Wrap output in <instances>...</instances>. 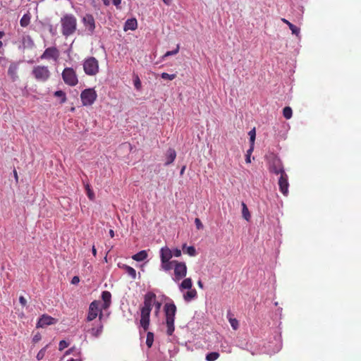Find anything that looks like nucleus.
I'll list each match as a JSON object with an SVG mask.
<instances>
[{"label": "nucleus", "instance_id": "obj_1", "mask_svg": "<svg viewBox=\"0 0 361 361\" xmlns=\"http://www.w3.org/2000/svg\"><path fill=\"white\" fill-rule=\"evenodd\" d=\"M61 32L65 37L73 35L77 30V18L73 14H65L61 18Z\"/></svg>", "mask_w": 361, "mask_h": 361}, {"label": "nucleus", "instance_id": "obj_2", "mask_svg": "<svg viewBox=\"0 0 361 361\" xmlns=\"http://www.w3.org/2000/svg\"><path fill=\"white\" fill-rule=\"evenodd\" d=\"M164 312L166 317V325L167 327L166 333L169 336H171L175 330L174 321L176 313V306L174 303L165 304Z\"/></svg>", "mask_w": 361, "mask_h": 361}, {"label": "nucleus", "instance_id": "obj_3", "mask_svg": "<svg viewBox=\"0 0 361 361\" xmlns=\"http://www.w3.org/2000/svg\"><path fill=\"white\" fill-rule=\"evenodd\" d=\"M32 75L37 81L44 82L49 79L51 73L47 66L38 65L33 67Z\"/></svg>", "mask_w": 361, "mask_h": 361}, {"label": "nucleus", "instance_id": "obj_4", "mask_svg": "<svg viewBox=\"0 0 361 361\" xmlns=\"http://www.w3.org/2000/svg\"><path fill=\"white\" fill-rule=\"evenodd\" d=\"M65 84L74 87L78 83V78L75 70L72 68H65L61 73Z\"/></svg>", "mask_w": 361, "mask_h": 361}, {"label": "nucleus", "instance_id": "obj_5", "mask_svg": "<svg viewBox=\"0 0 361 361\" xmlns=\"http://www.w3.org/2000/svg\"><path fill=\"white\" fill-rule=\"evenodd\" d=\"M83 69L88 75H95L99 72V62L93 56L89 57L83 63Z\"/></svg>", "mask_w": 361, "mask_h": 361}, {"label": "nucleus", "instance_id": "obj_6", "mask_svg": "<svg viewBox=\"0 0 361 361\" xmlns=\"http://www.w3.org/2000/svg\"><path fill=\"white\" fill-rule=\"evenodd\" d=\"M100 301L94 300L89 306L87 321L91 322L99 316V320L101 321L103 317L102 310L99 307Z\"/></svg>", "mask_w": 361, "mask_h": 361}, {"label": "nucleus", "instance_id": "obj_7", "mask_svg": "<svg viewBox=\"0 0 361 361\" xmlns=\"http://www.w3.org/2000/svg\"><path fill=\"white\" fill-rule=\"evenodd\" d=\"M174 277L173 280L175 282H178L185 277L187 274V266L183 262H178L173 260Z\"/></svg>", "mask_w": 361, "mask_h": 361}, {"label": "nucleus", "instance_id": "obj_8", "mask_svg": "<svg viewBox=\"0 0 361 361\" xmlns=\"http://www.w3.org/2000/svg\"><path fill=\"white\" fill-rule=\"evenodd\" d=\"M97 94L93 88H87L82 91L80 99L84 106L92 105L97 99Z\"/></svg>", "mask_w": 361, "mask_h": 361}, {"label": "nucleus", "instance_id": "obj_9", "mask_svg": "<svg viewBox=\"0 0 361 361\" xmlns=\"http://www.w3.org/2000/svg\"><path fill=\"white\" fill-rule=\"evenodd\" d=\"M60 56V51L56 47H50L47 48L43 54L40 56L42 60L52 59L57 61Z\"/></svg>", "mask_w": 361, "mask_h": 361}, {"label": "nucleus", "instance_id": "obj_10", "mask_svg": "<svg viewBox=\"0 0 361 361\" xmlns=\"http://www.w3.org/2000/svg\"><path fill=\"white\" fill-rule=\"evenodd\" d=\"M269 170L271 173L280 176L286 173L282 161L276 157L269 162Z\"/></svg>", "mask_w": 361, "mask_h": 361}, {"label": "nucleus", "instance_id": "obj_11", "mask_svg": "<svg viewBox=\"0 0 361 361\" xmlns=\"http://www.w3.org/2000/svg\"><path fill=\"white\" fill-rule=\"evenodd\" d=\"M82 22L90 35L94 32L96 28L95 20L92 14L86 13L82 18Z\"/></svg>", "mask_w": 361, "mask_h": 361}, {"label": "nucleus", "instance_id": "obj_12", "mask_svg": "<svg viewBox=\"0 0 361 361\" xmlns=\"http://www.w3.org/2000/svg\"><path fill=\"white\" fill-rule=\"evenodd\" d=\"M279 187L280 192L284 195L288 196V188H289V183H288V176L286 173H282L280 176V178L279 179Z\"/></svg>", "mask_w": 361, "mask_h": 361}, {"label": "nucleus", "instance_id": "obj_13", "mask_svg": "<svg viewBox=\"0 0 361 361\" xmlns=\"http://www.w3.org/2000/svg\"><path fill=\"white\" fill-rule=\"evenodd\" d=\"M57 321V319H55L48 314H42L38 320L37 328H44L49 325L55 324Z\"/></svg>", "mask_w": 361, "mask_h": 361}, {"label": "nucleus", "instance_id": "obj_14", "mask_svg": "<svg viewBox=\"0 0 361 361\" xmlns=\"http://www.w3.org/2000/svg\"><path fill=\"white\" fill-rule=\"evenodd\" d=\"M19 62H13L10 64L8 69V75L12 81H16L18 78V71L19 69Z\"/></svg>", "mask_w": 361, "mask_h": 361}, {"label": "nucleus", "instance_id": "obj_15", "mask_svg": "<svg viewBox=\"0 0 361 361\" xmlns=\"http://www.w3.org/2000/svg\"><path fill=\"white\" fill-rule=\"evenodd\" d=\"M157 298L156 294L153 292H147L144 296V307H147V309L152 308V305Z\"/></svg>", "mask_w": 361, "mask_h": 361}, {"label": "nucleus", "instance_id": "obj_16", "mask_svg": "<svg viewBox=\"0 0 361 361\" xmlns=\"http://www.w3.org/2000/svg\"><path fill=\"white\" fill-rule=\"evenodd\" d=\"M173 257L172 250L167 246L163 247L160 250V259L161 261L171 260Z\"/></svg>", "mask_w": 361, "mask_h": 361}, {"label": "nucleus", "instance_id": "obj_17", "mask_svg": "<svg viewBox=\"0 0 361 361\" xmlns=\"http://www.w3.org/2000/svg\"><path fill=\"white\" fill-rule=\"evenodd\" d=\"M22 44H23V49H32L35 47L33 39L28 35L23 36Z\"/></svg>", "mask_w": 361, "mask_h": 361}, {"label": "nucleus", "instance_id": "obj_18", "mask_svg": "<svg viewBox=\"0 0 361 361\" xmlns=\"http://www.w3.org/2000/svg\"><path fill=\"white\" fill-rule=\"evenodd\" d=\"M102 299L104 301L102 309L106 310L109 307L111 303V294L109 291L105 290L102 293Z\"/></svg>", "mask_w": 361, "mask_h": 361}, {"label": "nucleus", "instance_id": "obj_19", "mask_svg": "<svg viewBox=\"0 0 361 361\" xmlns=\"http://www.w3.org/2000/svg\"><path fill=\"white\" fill-rule=\"evenodd\" d=\"M103 331V324L101 321H99L97 326L92 327L88 330L90 334L94 337H98Z\"/></svg>", "mask_w": 361, "mask_h": 361}, {"label": "nucleus", "instance_id": "obj_20", "mask_svg": "<svg viewBox=\"0 0 361 361\" xmlns=\"http://www.w3.org/2000/svg\"><path fill=\"white\" fill-rule=\"evenodd\" d=\"M176 157V153L175 149L169 148L166 154V163L165 165H169L172 164Z\"/></svg>", "mask_w": 361, "mask_h": 361}, {"label": "nucleus", "instance_id": "obj_21", "mask_svg": "<svg viewBox=\"0 0 361 361\" xmlns=\"http://www.w3.org/2000/svg\"><path fill=\"white\" fill-rule=\"evenodd\" d=\"M137 27V22L135 18H131L126 20L124 25V30H135Z\"/></svg>", "mask_w": 361, "mask_h": 361}, {"label": "nucleus", "instance_id": "obj_22", "mask_svg": "<svg viewBox=\"0 0 361 361\" xmlns=\"http://www.w3.org/2000/svg\"><path fill=\"white\" fill-rule=\"evenodd\" d=\"M281 21L286 23L292 32L293 35H295L297 37L300 35V28L294 25L293 23L289 22L286 18H281Z\"/></svg>", "mask_w": 361, "mask_h": 361}, {"label": "nucleus", "instance_id": "obj_23", "mask_svg": "<svg viewBox=\"0 0 361 361\" xmlns=\"http://www.w3.org/2000/svg\"><path fill=\"white\" fill-rule=\"evenodd\" d=\"M192 279L190 278H186L183 280V281L181 282V283L179 286V288L181 290H184V289L189 290V289L192 288Z\"/></svg>", "mask_w": 361, "mask_h": 361}, {"label": "nucleus", "instance_id": "obj_24", "mask_svg": "<svg viewBox=\"0 0 361 361\" xmlns=\"http://www.w3.org/2000/svg\"><path fill=\"white\" fill-rule=\"evenodd\" d=\"M197 296V291L195 289H189L184 295L183 298L185 301H190L195 298Z\"/></svg>", "mask_w": 361, "mask_h": 361}, {"label": "nucleus", "instance_id": "obj_25", "mask_svg": "<svg viewBox=\"0 0 361 361\" xmlns=\"http://www.w3.org/2000/svg\"><path fill=\"white\" fill-rule=\"evenodd\" d=\"M182 249L184 253H186L191 257H194L197 254L194 246H187L186 244H183Z\"/></svg>", "mask_w": 361, "mask_h": 361}, {"label": "nucleus", "instance_id": "obj_26", "mask_svg": "<svg viewBox=\"0 0 361 361\" xmlns=\"http://www.w3.org/2000/svg\"><path fill=\"white\" fill-rule=\"evenodd\" d=\"M147 257V253L145 250H142L134 255L132 258L137 262H141L145 260Z\"/></svg>", "mask_w": 361, "mask_h": 361}, {"label": "nucleus", "instance_id": "obj_27", "mask_svg": "<svg viewBox=\"0 0 361 361\" xmlns=\"http://www.w3.org/2000/svg\"><path fill=\"white\" fill-rule=\"evenodd\" d=\"M161 267L165 271H170L173 267V260L161 261Z\"/></svg>", "mask_w": 361, "mask_h": 361}, {"label": "nucleus", "instance_id": "obj_28", "mask_svg": "<svg viewBox=\"0 0 361 361\" xmlns=\"http://www.w3.org/2000/svg\"><path fill=\"white\" fill-rule=\"evenodd\" d=\"M123 268L124 269L126 273L128 274L133 279L136 278V271L134 268L128 265H123Z\"/></svg>", "mask_w": 361, "mask_h": 361}, {"label": "nucleus", "instance_id": "obj_29", "mask_svg": "<svg viewBox=\"0 0 361 361\" xmlns=\"http://www.w3.org/2000/svg\"><path fill=\"white\" fill-rule=\"evenodd\" d=\"M54 97L61 99V104H63L66 102L67 97L66 93L62 90H57L54 93Z\"/></svg>", "mask_w": 361, "mask_h": 361}, {"label": "nucleus", "instance_id": "obj_30", "mask_svg": "<svg viewBox=\"0 0 361 361\" xmlns=\"http://www.w3.org/2000/svg\"><path fill=\"white\" fill-rule=\"evenodd\" d=\"M30 23V16L28 13L24 14L20 20L22 27H27Z\"/></svg>", "mask_w": 361, "mask_h": 361}, {"label": "nucleus", "instance_id": "obj_31", "mask_svg": "<svg viewBox=\"0 0 361 361\" xmlns=\"http://www.w3.org/2000/svg\"><path fill=\"white\" fill-rule=\"evenodd\" d=\"M242 214L245 219H246L247 221L250 220V214L248 210V208L247 207V205L244 202H242Z\"/></svg>", "mask_w": 361, "mask_h": 361}, {"label": "nucleus", "instance_id": "obj_32", "mask_svg": "<svg viewBox=\"0 0 361 361\" xmlns=\"http://www.w3.org/2000/svg\"><path fill=\"white\" fill-rule=\"evenodd\" d=\"M140 325L145 331H147L149 326V317H141Z\"/></svg>", "mask_w": 361, "mask_h": 361}, {"label": "nucleus", "instance_id": "obj_33", "mask_svg": "<svg viewBox=\"0 0 361 361\" xmlns=\"http://www.w3.org/2000/svg\"><path fill=\"white\" fill-rule=\"evenodd\" d=\"M219 357V353L216 352L209 353L206 355L207 361H214Z\"/></svg>", "mask_w": 361, "mask_h": 361}, {"label": "nucleus", "instance_id": "obj_34", "mask_svg": "<svg viewBox=\"0 0 361 361\" xmlns=\"http://www.w3.org/2000/svg\"><path fill=\"white\" fill-rule=\"evenodd\" d=\"M154 341V334L152 332H148L147 334L146 345L148 348H151Z\"/></svg>", "mask_w": 361, "mask_h": 361}, {"label": "nucleus", "instance_id": "obj_35", "mask_svg": "<svg viewBox=\"0 0 361 361\" xmlns=\"http://www.w3.org/2000/svg\"><path fill=\"white\" fill-rule=\"evenodd\" d=\"M292 109L289 106H286L283 109V115L286 119H290L292 116Z\"/></svg>", "mask_w": 361, "mask_h": 361}, {"label": "nucleus", "instance_id": "obj_36", "mask_svg": "<svg viewBox=\"0 0 361 361\" xmlns=\"http://www.w3.org/2000/svg\"><path fill=\"white\" fill-rule=\"evenodd\" d=\"M228 321H229L231 326H232V328L234 330H237L238 329L239 323H238V321L235 318L228 317Z\"/></svg>", "mask_w": 361, "mask_h": 361}, {"label": "nucleus", "instance_id": "obj_37", "mask_svg": "<svg viewBox=\"0 0 361 361\" xmlns=\"http://www.w3.org/2000/svg\"><path fill=\"white\" fill-rule=\"evenodd\" d=\"M179 49H180V46H179V44H177L176 45V48L174 50L166 51L164 54V55L163 56V59H165V58H166L168 56H173V55H175V54H178V51H179Z\"/></svg>", "mask_w": 361, "mask_h": 361}, {"label": "nucleus", "instance_id": "obj_38", "mask_svg": "<svg viewBox=\"0 0 361 361\" xmlns=\"http://www.w3.org/2000/svg\"><path fill=\"white\" fill-rule=\"evenodd\" d=\"M133 83L136 90H140L141 89L142 83L138 75L134 77Z\"/></svg>", "mask_w": 361, "mask_h": 361}, {"label": "nucleus", "instance_id": "obj_39", "mask_svg": "<svg viewBox=\"0 0 361 361\" xmlns=\"http://www.w3.org/2000/svg\"><path fill=\"white\" fill-rule=\"evenodd\" d=\"M162 79L173 80L176 78V74H169L167 73H162L161 75Z\"/></svg>", "mask_w": 361, "mask_h": 361}, {"label": "nucleus", "instance_id": "obj_40", "mask_svg": "<svg viewBox=\"0 0 361 361\" xmlns=\"http://www.w3.org/2000/svg\"><path fill=\"white\" fill-rule=\"evenodd\" d=\"M248 134L250 135V145L254 146L256 137L255 128L252 129Z\"/></svg>", "mask_w": 361, "mask_h": 361}, {"label": "nucleus", "instance_id": "obj_41", "mask_svg": "<svg viewBox=\"0 0 361 361\" xmlns=\"http://www.w3.org/2000/svg\"><path fill=\"white\" fill-rule=\"evenodd\" d=\"M48 347V345H46L45 347H44L43 348H42L37 353L36 357L38 360H41L44 358V355H45V353H46V350H47V348Z\"/></svg>", "mask_w": 361, "mask_h": 361}, {"label": "nucleus", "instance_id": "obj_42", "mask_svg": "<svg viewBox=\"0 0 361 361\" xmlns=\"http://www.w3.org/2000/svg\"><path fill=\"white\" fill-rule=\"evenodd\" d=\"M151 311V309L142 307L141 308V317H150Z\"/></svg>", "mask_w": 361, "mask_h": 361}, {"label": "nucleus", "instance_id": "obj_43", "mask_svg": "<svg viewBox=\"0 0 361 361\" xmlns=\"http://www.w3.org/2000/svg\"><path fill=\"white\" fill-rule=\"evenodd\" d=\"M253 150H254V146L250 145V149L247 151V154H246V158H245V161L247 163L251 162L250 156H251V154L252 153Z\"/></svg>", "mask_w": 361, "mask_h": 361}, {"label": "nucleus", "instance_id": "obj_44", "mask_svg": "<svg viewBox=\"0 0 361 361\" xmlns=\"http://www.w3.org/2000/svg\"><path fill=\"white\" fill-rule=\"evenodd\" d=\"M86 190H87V195L88 197L92 200L94 197V194L93 191L90 189L89 185H86Z\"/></svg>", "mask_w": 361, "mask_h": 361}, {"label": "nucleus", "instance_id": "obj_45", "mask_svg": "<svg viewBox=\"0 0 361 361\" xmlns=\"http://www.w3.org/2000/svg\"><path fill=\"white\" fill-rule=\"evenodd\" d=\"M68 346V343L63 340L59 342V350H63L64 348H67Z\"/></svg>", "mask_w": 361, "mask_h": 361}, {"label": "nucleus", "instance_id": "obj_46", "mask_svg": "<svg viewBox=\"0 0 361 361\" xmlns=\"http://www.w3.org/2000/svg\"><path fill=\"white\" fill-rule=\"evenodd\" d=\"M195 226H196V227H197V228L198 230H200V229L203 228V224H202V221H200V219L196 218L195 219Z\"/></svg>", "mask_w": 361, "mask_h": 361}, {"label": "nucleus", "instance_id": "obj_47", "mask_svg": "<svg viewBox=\"0 0 361 361\" xmlns=\"http://www.w3.org/2000/svg\"><path fill=\"white\" fill-rule=\"evenodd\" d=\"M42 338L41 334L39 333H37L32 338V342L36 343L39 342Z\"/></svg>", "mask_w": 361, "mask_h": 361}, {"label": "nucleus", "instance_id": "obj_48", "mask_svg": "<svg viewBox=\"0 0 361 361\" xmlns=\"http://www.w3.org/2000/svg\"><path fill=\"white\" fill-rule=\"evenodd\" d=\"M173 256L178 257L181 256V250L178 248H176L173 250H172Z\"/></svg>", "mask_w": 361, "mask_h": 361}, {"label": "nucleus", "instance_id": "obj_49", "mask_svg": "<svg viewBox=\"0 0 361 361\" xmlns=\"http://www.w3.org/2000/svg\"><path fill=\"white\" fill-rule=\"evenodd\" d=\"M154 305H155V307H156V311H155V312H156V314H157V313L159 312V310H160V308H161V302H158V301H157V300H155V301H154Z\"/></svg>", "mask_w": 361, "mask_h": 361}, {"label": "nucleus", "instance_id": "obj_50", "mask_svg": "<svg viewBox=\"0 0 361 361\" xmlns=\"http://www.w3.org/2000/svg\"><path fill=\"white\" fill-rule=\"evenodd\" d=\"M80 282V278L77 276L73 277L71 280V283L73 285H76Z\"/></svg>", "mask_w": 361, "mask_h": 361}, {"label": "nucleus", "instance_id": "obj_51", "mask_svg": "<svg viewBox=\"0 0 361 361\" xmlns=\"http://www.w3.org/2000/svg\"><path fill=\"white\" fill-rule=\"evenodd\" d=\"M19 302L23 306H25L27 304V300L23 296H20Z\"/></svg>", "mask_w": 361, "mask_h": 361}, {"label": "nucleus", "instance_id": "obj_52", "mask_svg": "<svg viewBox=\"0 0 361 361\" xmlns=\"http://www.w3.org/2000/svg\"><path fill=\"white\" fill-rule=\"evenodd\" d=\"M114 5H115L116 7H118L121 2V0H111Z\"/></svg>", "mask_w": 361, "mask_h": 361}, {"label": "nucleus", "instance_id": "obj_53", "mask_svg": "<svg viewBox=\"0 0 361 361\" xmlns=\"http://www.w3.org/2000/svg\"><path fill=\"white\" fill-rule=\"evenodd\" d=\"M13 176L16 179V181L18 182V173L16 169L13 170Z\"/></svg>", "mask_w": 361, "mask_h": 361}, {"label": "nucleus", "instance_id": "obj_54", "mask_svg": "<svg viewBox=\"0 0 361 361\" xmlns=\"http://www.w3.org/2000/svg\"><path fill=\"white\" fill-rule=\"evenodd\" d=\"M103 3L105 6H109L110 4V0H102Z\"/></svg>", "mask_w": 361, "mask_h": 361}, {"label": "nucleus", "instance_id": "obj_55", "mask_svg": "<svg viewBox=\"0 0 361 361\" xmlns=\"http://www.w3.org/2000/svg\"><path fill=\"white\" fill-rule=\"evenodd\" d=\"M164 3L166 5H170L171 3V0H163Z\"/></svg>", "mask_w": 361, "mask_h": 361}, {"label": "nucleus", "instance_id": "obj_56", "mask_svg": "<svg viewBox=\"0 0 361 361\" xmlns=\"http://www.w3.org/2000/svg\"><path fill=\"white\" fill-rule=\"evenodd\" d=\"M92 254L94 256H96L97 255V250L94 246L92 247Z\"/></svg>", "mask_w": 361, "mask_h": 361}, {"label": "nucleus", "instance_id": "obj_57", "mask_svg": "<svg viewBox=\"0 0 361 361\" xmlns=\"http://www.w3.org/2000/svg\"><path fill=\"white\" fill-rule=\"evenodd\" d=\"M197 285H198V286H199L200 288H203V283H202V282L200 280V281H198V282H197Z\"/></svg>", "mask_w": 361, "mask_h": 361}, {"label": "nucleus", "instance_id": "obj_58", "mask_svg": "<svg viewBox=\"0 0 361 361\" xmlns=\"http://www.w3.org/2000/svg\"><path fill=\"white\" fill-rule=\"evenodd\" d=\"M109 235H110V236H111V238H114V231H113V230H111H111L109 231Z\"/></svg>", "mask_w": 361, "mask_h": 361}, {"label": "nucleus", "instance_id": "obj_59", "mask_svg": "<svg viewBox=\"0 0 361 361\" xmlns=\"http://www.w3.org/2000/svg\"><path fill=\"white\" fill-rule=\"evenodd\" d=\"M185 170V166H183L182 167L181 170H180V175H183V173H184Z\"/></svg>", "mask_w": 361, "mask_h": 361}, {"label": "nucleus", "instance_id": "obj_60", "mask_svg": "<svg viewBox=\"0 0 361 361\" xmlns=\"http://www.w3.org/2000/svg\"><path fill=\"white\" fill-rule=\"evenodd\" d=\"M68 361H75V360L74 359L71 358V360H69Z\"/></svg>", "mask_w": 361, "mask_h": 361}, {"label": "nucleus", "instance_id": "obj_61", "mask_svg": "<svg viewBox=\"0 0 361 361\" xmlns=\"http://www.w3.org/2000/svg\"><path fill=\"white\" fill-rule=\"evenodd\" d=\"M74 110H75V108H74V107L71 108V111H73Z\"/></svg>", "mask_w": 361, "mask_h": 361}]
</instances>
